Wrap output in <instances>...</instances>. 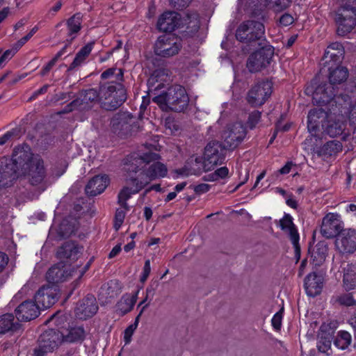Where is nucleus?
Instances as JSON below:
<instances>
[{"label": "nucleus", "mask_w": 356, "mask_h": 356, "mask_svg": "<svg viewBox=\"0 0 356 356\" xmlns=\"http://www.w3.org/2000/svg\"><path fill=\"white\" fill-rule=\"evenodd\" d=\"M273 83L264 81L255 84L249 91L247 100L253 106H261L272 94Z\"/></svg>", "instance_id": "nucleus-13"}, {"label": "nucleus", "mask_w": 356, "mask_h": 356, "mask_svg": "<svg viewBox=\"0 0 356 356\" xmlns=\"http://www.w3.org/2000/svg\"><path fill=\"white\" fill-rule=\"evenodd\" d=\"M125 217V213L124 211L118 209L116 211L115 216V228L116 230L119 229L120 226L122 225L124 219Z\"/></svg>", "instance_id": "nucleus-50"}, {"label": "nucleus", "mask_w": 356, "mask_h": 356, "mask_svg": "<svg viewBox=\"0 0 356 356\" xmlns=\"http://www.w3.org/2000/svg\"><path fill=\"white\" fill-rule=\"evenodd\" d=\"M161 167L163 168L165 172L163 175H159L156 177V179H158L160 177H164L167 175V168L164 164L157 161L149 165L148 168L143 166L141 168L145 171V175L147 177L151 172H159L160 168H161Z\"/></svg>", "instance_id": "nucleus-41"}, {"label": "nucleus", "mask_w": 356, "mask_h": 356, "mask_svg": "<svg viewBox=\"0 0 356 356\" xmlns=\"http://www.w3.org/2000/svg\"><path fill=\"white\" fill-rule=\"evenodd\" d=\"M279 227L286 233L294 247L296 256L300 257V247L299 245V234L298 229L293 222V218L291 215L285 213L284 216L279 220Z\"/></svg>", "instance_id": "nucleus-17"}, {"label": "nucleus", "mask_w": 356, "mask_h": 356, "mask_svg": "<svg viewBox=\"0 0 356 356\" xmlns=\"http://www.w3.org/2000/svg\"><path fill=\"white\" fill-rule=\"evenodd\" d=\"M266 4L271 6L275 11H280L288 8L291 0H266Z\"/></svg>", "instance_id": "nucleus-42"}, {"label": "nucleus", "mask_w": 356, "mask_h": 356, "mask_svg": "<svg viewBox=\"0 0 356 356\" xmlns=\"http://www.w3.org/2000/svg\"><path fill=\"white\" fill-rule=\"evenodd\" d=\"M210 189V186L207 184H200L193 187L195 193L197 195H201L208 192Z\"/></svg>", "instance_id": "nucleus-57"}, {"label": "nucleus", "mask_w": 356, "mask_h": 356, "mask_svg": "<svg viewBox=\"0 0 356 356\" xmlns=\"http://www.w3.org/2000/svg\"><path fill=\"white\" fill-rule=\"evenodd\" d=\"M328 248L325 242H318L309 250L313 264L316 266L321 265L327 256Z\"/></svg>", "instance_id": "nucleus-25"}, {"label": "nucleus", "mask_w": 356, "mask_h": 356, "mask_svg": "<svg viewBox=\"0 0 356 356\" xmlns=\"http://www.w3.org/2000/svg\"><path fill=\"white\" fill-rule=\"evenodd\" d=\"M140 314L141 313L136 316L134 323L129 325L124 332V341L126 345L130 343L131 341L132 335L138 327L139 323Z\"/></svg>", "instance_id": "nucleus-40"}, {"label": "nucleus", "mask_w": 356, "mask_h": 356, "mask_svg": "<svg viewBox=\"0 0 356 356\" xmlns=\"http://www.w3.org/2000/svg\"><path fill=\"white\" fill-rule=\"evenodd\" d=\"M31 35L28 33L26 36H24V38H22V39H20L18 42H17V49L22 47L30 38H31Z\"/></svg>", "instance_id": "nucleus-63"}, {"label": "nucleus", "mask_w": 356, "mask_h": 356, "mask_svg": "<svg viewBox=\"0 0 356 356\" xmlns=\"http://www.w3.org/2000/svg\"><path fill=\"white\" fill-rule=\"evenodd\" d=\"M151 271V266L149 260H146L143 266V273L140 277V281L145 282L149 275Z\"/></svg>", "instance_id": "nucleus-55"}, {"label": "nucleus", "mask_w": 356, "mask_h": 356, "mask_svg": "<svg viewBox=\"0 0 356 356\" xmlns=\"http://www.w3.org/2000/svg\"><path fill=\"white\" fill-rule=\"evenodd\" d=\"M17 48L8 49L0 56V67H2L8 63L16 54Z\"/></svg>", "instance_id": "nucleus-47"}, {"label": "nucleus", "mask_w": 356, "mask_h": 356, "mask_svg": "<svg viewBox=\"0 0 356 356\" xmlns=\"http://www.w3.org/2000/svg\"><path fill=\"white\" fill-rule=\"evenodd\" d=\"M227 148L224 147V143L222 144L216 141H212L207 144L204 149V168L211 170L214 166L220 164L224 159V151Z\"/></svg>", "instance_id": "nucleus-12"}, {"label": "nucleus", "mask_w": 356, "mask_h": 356, "mask_svg": "<svg viewBox=\"0 0 356 356\" xmlns=\"http://www.w3.org/2000/svg\"><path fill=\"white\" fill-rule=\"evenodd\" d=\"M170 80V76L164 70H156L148 79V91L154 95V102L163 111H182L189 102L188 94L181 86L168 87L166 83Z\"/></svg>", "instance_id": "nucleus-2"}, {"label": "nucleus", "mask_w": 356, "mask_h": 356, "mask_svg": "<svg viewBox=\"0 0 356 356\" xmlns=\"http://www.w3.org/2000/svg\"><path fill=\"white\" fill-rule=\"evenodd\" d=\"M294 22L293 17L288 13H284L280 18V24L282 26H286L292 24Z\"/></svg>", "instance_id": "nucleus-53"}, {"label": "nucleus", "mask_w": 356, "mask_h": 356, "mask_svg": "<svg viewBox=\"0 0 356 356\" xmlns=\"http://www.w3.org/2000/svg\"><path fill=\"white\" fill-rule=\"evenodd\" d=\"M343 227L342 221L337 213H328L323 219L321 232L330 238L339 234Z\"/></svg>", "instance_id": "nucleus-18"}, {"label": "nucleus", "mask_w": 356, "mask_h": 356, "mask_svg": "<svg viewBox=\"0 0 356 356\" xmlns=\"http://www.w3.org/2000/svg\"><path fill=\"white\" fill-rule=\"evenodd\" d=\"M261 118V113L259 111L252 112L248 118V124L251 128H253L256 124L258 122Z\"/></svg>", "instance_id": "nucleus-54"}, {"label": "nucleus", "mask_w": 356, "mask_h": 356, "mask_svg": "<svg viewBox=\"0 0 356 356\" xmlns=\"http://www.w3.org/2000/svg\"><path fill=\"white\" fill-rule=\"evenodd\" d=\"M58 291L54 285L42 286L35 296L38 311L49 309L56 301Z\"/></svg>", "instance_id": "nucleus-16"}, {"label": "nucleus", "mask_w": 356, "mask_h": 356, "mask_svg": "<svg viewBox=\"0 0 356 356\" xmlns=\"http://www.w3.org/2000/svg\"><path fill=\"white\" fill-rule=\"evenodd\" d=\"M343 287L346 291L353 289L356 285V266L347 264L344 268Z\"/></svg>", "instance_id": "nucleus-28"}, {"label": "nucleus", "mask_w": 356, "mask_h": 356, "mask_svg": "<svg viewBox=\"0 0 356 356\" xmlns=\"http://www.w3.org/2000/svg\"><path fill=\"white\" fill-rule=\"evenodd\" d=\"M245 136V127L241 122L228 125L221 136L224 147L228 149H234L243 140Z\"/></svg>", "instance_id": "nucleus-14"}, {"label": "nucleus", "mask_w": 356, "mask_h": 356, "mask_svg": "<svg viewBox=\"0 0 356 356\" xmlns=\"http://www.w3.org/2000/svg\"><path fill=\"white\" fill-rule=\"evenodd\" d=\"M181 48L179 40L171 35H161L154 46V52L161 57H170L177 54Z\"/></svg>", "instance_id": "nucleus-9"}, {"label": "nucleus", "mask_w": 356, "mask_h": 356, "mask_svg": "<svg viewBox=\"0 0 356 356\" xmlns=\"http://www.w3.org/2000/svg\"><path fill=\"white\" fill-rule=\"evenodd\" d=\"M192 0H169L172 6L175 8L181 9L187 7Z\"/></svg>", "instance_id": "nucleus-52"}, {"label": "nucleus", "mask_w": 356, "mask_h": 356, "mask_svg": "<svg viewBox=\"0 0 356 356\" xmlns=\"http://www.w3.org/2000/svg\"><path fill=\"white\" fill-rule=\"evenodd\" d=\"M282 318V313H275L273 316L271 322L272 325L276 330L281 328Z\"/></svg>", "instance_id": "nucleus-56"}, {"label": "nucleus", "mask_w": 356, "mask_h": 356, "mask_svg": "<svg viewBox=\"0 0 356 356\" xmlns=\"http://www.w3.org/2000/svg\"><path fill=\"white\" fill-rule=\"evenodd\" d=\"M81 16L80 14H76L72 16L67 22L69 30L71 33H76L81 28Z\"/></svg>", "instance_id": "nucleus-43"}, {"label": "nucleus", "mask_w": 356, "mask_h": 356, "mask_svg": "<svg viewBox=\"0 0 356 356\" xmlns=\"http://www.w3.org/2000/svg\"><path fill=\"white\" fill-rule=\"evenodd\" d=\"M229 170L227 167H221L218 168L215 172L210 175L209 181H216L219 179H223L228 176Z\"/></svg>", "instance_id": "nucleus-46"}, {"label": "nucleus", "mask_w": 356, "mask_h": 356, "mask_svg": "<svg viewBox=\"0 0 356 356\" xmlns=\"http://www.w3.org/2000/svg\"><path fill=\"white\" fill-rule=\"evenodd\" d=\"M65 47L59 51L56 55L47 64L51 69L56 64L58 59L65 53Z\"/></svg>", "instance_id": "nucleus-59"}, {"label": "nucleus", "mask_w": 356, "mask_h": 356, "mask_svg": "<svg viewBox=\"0 0 356 356\" xmlns=\"http://www.w3.org/2000/svg\"><path fill=\"white\" fill-rule=\"evenodd\" d=\"M136 302V295L127 294L118 303L119 312H131Z\"/></svg>", "instance_id": "nucleus-33"}, {"label": "nucleus", "mask_w": 356, "mask_h": 356, "mask_svg": "<svg viewBox=\"0 0 356 356\" xmlns=\"http://www.w3.org/2000/svg\"><path fill=\"white\" fill-rule=\"evenodd\" d=\"M273 56V50L271 47H264L250 55L247 62V67L251 72L261 71L270 64Z\"/></svg>", "instance_id": "nucleus-11"}, {"label": "nucleus", "mask_w": 356, "mask_h": 356, "mask_svg": "<svg viewBox=\"0 0 356 356\" xmlns=\"http://www.w3.org/2000/svg\"><path fill=\"white\" fill-rule=\"evenodd\" d=\"M39 156L32 153L29 145H22L14 149L11 159L0 160V186L7 187L17 178V175L31 163L33 158Z\"/></svg>", "instance_id": "nucleus-4"}, {"label": "nucleus", "mask_w": 356, "mask_h": 356, "mask_svg": "<svg viewBox=\"0 0 356 356\" xmlns=\"http://www.w3.org/2000/svg\"><path fill=\"white\" fill-rule=\"evenodd\" d=\"M165 127L166 129H168L170 134H175V131H178L179 126L177 124L175 121L170 118H168L165 121Z\"/></svg>", "instance_id": "nucleus-51"}, {"label": "nucleus", "mask_w": 356, "mask_h": 356, "mask_svg": "<svg viewBox=\"0 0 356 356\" xmlns=\"http://www.w3.org/2000/svg\"><path fill=\"white\" fill-rule=\"evenodd\" d=\"M121 251V245H116L111 250V251L109 253V258H113L116 255H118L120 252Z\"/></svg>", "instance_id": "nucleus-62"}, {"label": "nucleus", "mask_w": 356, "mask_h": 356, "mask_svg": "<svg viewBox=\"0 0 356 356\" xmlns=\"http://www.w3.org/2000/svg\"><path fill=\"white\" fill-rule=\"evenodd\" d=\"M24 177L31 185L44 186L46 183L47 172L43 160L36 156L27 167L22 168V171L17 175V178Z\"/></svg>", "instance_id": "nucleus-6"}, {"label": "nucleus", "mask_w": 356, "mask_h": 356, "mask_svg": "<svg viewBox=\"0 0 356 356\" xmlns=\"http://www.w3.org/2000/svg\"><path fill=\"white\" fill-rule=\"evenodd\" d=\"M293 165V163L292 162H287L284 166H283L280 170V174H282V175H285V174H288L291 169V167Z\"/></svg>", "instance_id": "nucleus-61"}, {"label": "nucleus", "mask_w": 356, "mask_h": 356, "mask_svg": "<svg viewBox=\"0 0 356 356\" xmlns=\"http://www.w3.org/2000/svg\"><path fill=\"white\" fill-rule=\"evenodd\" d=\"M264 34V26L259 22L248 20L242 23L237 29L236 37L243 42L259 40Z\"/></svg>", "instance_id": "nucleus-8"}, {"label": "nucleus", "mask_w": 356, "mask_h": 356, "mask_svg": "<svg viewBox=\"0 0 356 356\" xmlns=\"http://www.w3.org/2000/svg\"><path fill=\"white\" fill-rule=\"evenodd\" d=\"M38 313H16V318L18 321H29L36 318Z\"/></svg>", "instance_id": "nucleus-49"}, {"label": "nucleus", "mask_w": 356, "mask_h": 356, "mask_svg": "<svg viewBox=\"0 0 356 356\" xmlns=\"http://www.w3.org/2000/svg\"><path fill=\"white\" fill-rule=\"evenodd\" d=\"M324 278L322 275L312 273L305 280V289L307 296L314 297L319 295L323 286Z\"/></svg>", "instance_id": "nucleus-21"}, {"label": "nucleus", "mask_w": 356, "mask_h": 356, "mask_svg": "<svg viewBox=\"0 0 356 356\" xmlns=\"http://www.w3.org/2000/svg\"><path fill=\"white\" fill-rule=\"evenodd\" d=\"M126 99V90L121 83L111 81L99 88V102L106 110L115 109Z\"/></svg>", "instance_id": "nucleus-5"}, {"label": "nucleus", "mask_w": 356, "mask_h": 356, "mask_svg": "<svg viewBox=\"0 0 356 356\" xmlns=\"http://www.w3.org/2000/svg\"><path fill=\"white\" fill-rule=\"evenodd\" d=\"M159 159L160 156L158 154L148 152L140 155L138 159L135 160V163L127 165L126 170L129 175L125 179V185L118 194V203L123 209L128 210L127 201L131 198L132 195L139 193L151 181L156 179V177L163 175L165 172L163 168L161 167L159 172H151L146 177L145 171L138 164L140 165L143 163L147 165L152 161H158Z\"/></svg>", "instance_id": "nucleus-3"}, {"label": "nucleus", "mask_w": 356, "mask_h": 356, "mask_svg": "<svg viewBox=\"0 0 356 356\" xmlns=\"http://www.w3.org/2000/svg\"><path fill=\"white\" fill-rule=\"evenodd\" d=\"M338 326L339 323L337 321H330L323 323L320 327L318 335H324V337L332 339Z\"/></svg>", "instance_id": "nucleus-35"}, {"label": "nucleus", "mask_w": 356, "mask_h": 356, "mask_svg": "<svg viewBox=\"0 0 356 356\" xmlns=\"http://www.w3.org/2000/svg\"><path fill=\"white\" fill-rule=\"evenodd\" d=\"M335 21L337 24L338 35H345L356 25V10L350 6L340 8L336 13Z\"/></svg>", "instance_id": "nucleus-7"}, {"label": "nucleus", "mask_w": 356, "mask_h": 356, "mask_svg": "<svg viewBox=\"0 0 356 356\" xmlns=\"http://www.w3.org/2000/svg\"><path fill=\"white\" fill-rule=\"evenodd\" d=\"M202 170L207 171L204 168V158L197 155H193L188 159L183 168L176 170L175 172L177 175L175 177L178 178L179 176L188 177L199 173Z\"/></svg>", "instance_id": "nucleus-20"}, {"label": "nucleus", "mask_w": 356, "mask_h": 356, "mask_svg": "<svg viewBox=\"0 0 356 356\" xmlns=\"http://www.w3.org/2000/svg\"><path fill=\"white\" fill-rule=\"evenodd\" d=\"M81 102L88 104L90 102H99V90L91 88L86 90L82 95Z\"/></svg>", "instance_id": "nucleus-39"}, {"label": "nucleus", "mask_w": 356, "mask_h": 356, "mask_svg": "<svg viewBox=\"0 0 356 356\" xmlns=\"http://www.w3.org/2000/svg\"><path fill=\"white\" fill-rule=\"evenodd\" d=\"M352 337L349 332L346 331H339L334 341L336 347L341 350L346 349L351 343Z\"/></svg>", "instance_id": "nucleus-34"}, {"label": "nucleus", "mask_w": 356, "mask_h": 356, "mask_svg": "<svg viewBox=\"0 0 356 356\" xmlns=\"http://www.w3.org/2000/svg\"><path fill=\"white\" fill-rule=\"evenodd\" d=\"M18 323L15 321L13 313H4L0 316V333L5 334L9 331L16 330Z\"/></svg>", "instance_id": "nucleus-29"}, {"label": "nucleus", "mask_w": 356, "mask_h": 356, "mask_svg": "<svg viewBox=\"0 0 356 356\" xmlns=\"http://www.w3.org/2000/svg\"><path fill=\"white\" fill-rule=\"evenodd\" d=\"M81 307L80 312H96L98 309L96 299L92 296H87L83 299Z\"/></svg>", "instance_id": "nucleus-38"}, {"label": "nucleus", "mask_w": 356, "mask_h": 356, "mask_svg": "<svg viewBox=\"0 0 356 356\" xmlns=\"http://www.w3.org/2000/svg\"><path fill=\"white\" fill-rule=\"evenodd\" d=\"M342 144L338 140H330L320 149V155L324 157L335 156L342 150Z\"/></svg>", "instance_id": "nucleus-30"}, {"label": "nucleus", "mask_w": 356, "mask_h": 356, "mask_svg": "<svg viewBox=\"0 0 356 356\" xmlns=\"http://www.w3.org/2000/svg\"><path fill=\"white\" fill-rule=\"evenodd\" d=\"M90 264L83 267H79L77 269H72L68 273L66 268L62 264H58L50 268L47 273V280L50 283H56L65 280L70 276H76L81 278L88 270Z\"/></svg>", "instance_id": "nucleus-10"}, {"label": "nucleus", "mask_w": 356, "mask_h": 356, "mask_svg": "<svg viewBox=\"0 0 356 356\" xmlns=\"http://www.w3.org/2000/svg\"><path fill=\"white\" fill-rule=\"evenodd\" d=\"M317 343V348L320 353L324 354L325 356H330L332 353V339L324 337V335H318Z\"/></svg>", "instance_id": "nucleus-36"}, {"label": "nucleus", "mask_w": 356, "mask_h": 356, "mask_svg": "<svg viewBox=\"0 0 356 356\" xmlns=\"http://www.w3.org/2000/svg\"><path fill=\"white\" fill-rule=\"evenodd\" d=\"M62 342L60 332L54 330L44 332L39 338L38 347L35 349V356H44L47 353L52 351Z\"/></svg>", "instance_id": "nucleus-15"}, {"label": "nucleus", "mask_w": 356, "mask_h": 356, "mask_svg": "<svg viewBox=\"0 0 356 356\" xmlns=\"http://www.w3.org/2000/svg\"><path fill=\"white\" fill-rule=\"evenodd\" d=\"M109 179L106 175H97L91 179L86 186V193L90 196L102 193L107 187Z\"/></svg>", "instance_id": "nucleus-23"}, {"label": "nucleus", "mask_w": 356, "mask_h": 356, "mask_svg": "<svg viewBox=\"0 0 356 356\" xmlns=\"http://www.w3.org/2000/svg\"><path fill=\"white\" fill-rule=\"evenodd\" d=\"M336 247L342 253H353L356 250V230H343L336 240Z\"/></svg>", "instance_id": "nucleus-19"}, {"label": "nucleus", "mask_w": 356, "mask_h": 356, "mask_svg": "<svg viewBox=\"0 0 356 356\" xmlns=\"http://www.w3.org/2000/svg\"><path fill=\"white\" fill-rule=\"evenodd\" d=\"M8 261V258L5 253L0 252V272L5 268L7 265Z\"/></svg>", "instance_id": "nucleus-60"}, {"label": "nucleus", "mask_w": 356, "mask_h": 356, "mask_svg": "<svg viewBox=\"0 0 356 356\" xmlns=\"http://www.w3.org/2000/svg\"><path fill=\"white\" fill-rule=\"evenodd\" d=\"M62 341L73 343L81 341L84 339L85 331L82 327H71L67 333H65L63 330L60 332Z\"/></svg>", "instance_id": "nucleus-27"}, {"label": "nucleus", "mask_w": 356, "mask_h": 356, "mask_svg": "<svg viewBox=\"0 0 356 356\" xmlns=\"http://www.w3.org/2000/svg\"><path fill=\"white\" fill-rule=\"evenodd\" d=\"M38 310L37 305L32 300H26L17 306L15 312H35Z\"/></svg>", "instance_id": "nucleus-44"}, {"label": "nucleus", "mask_w": 356, "mask_h": 356, "mask_svg": "<svg viewBox=\"0 0 356 356\" xmlns=\"http://www.w3.org/2000/svg\"><path fill=\"white\" fill-rule=\"evenodd\" d=\"M337 111L331 110L329 113L322 108H314L309 111L307 116V128L312 134L321 124L325 134L334 138L345 133L347 119L351 126L356 125V100L350 97L344 99Z\"/></svg>", "instance_id": "nucleus-1"}, {"label": "nucleus", "mask_w": 356, "mask_h": 356, "mask_svg": "<svg viewBox=\"0 0 356 356\" xmlns=\"http://www.w3.org/2000/svg\"><path fill=\"white\" fill-rule=\"evenodd\" d=\"M12 136V134L10 132L6 133L4 135L0 137V145H3L6 143V141L10 139V138Z\"/></svg>", "instance_id": "nucleus-64"}, {"label": "nucleus", "mask_w": 356, "mask_h": 356, "mask_svg": "<svg viewBox=\"0 0 356 356\" xmlns=\"http://www.w3.org/2000/svg\"><path fill=\"white\" fill-rule=\"evenodd\" d=\"M65 47L59 51L56 55L47 64L51 69L56 64L58 59L65 53Z\"/></svg>", "instance_id": "nucleus-58"}, {"label": "nucleus", "mask_w": 356, "mask_h": 356, "mask_svg": "<svg viewBox=\"0 0 356 356\" xmlns=\"http://www.w3.org/2000/svg\"><path fill=\"white\" fill-rule=\"evenodd\" d=\"M332 302L334 305L338 304L343 307H353V309H356V300L350 294H343L333 297Z\"/></svg>", "instance_id": "nucleus-37"}, {"label": "nucleus", "mask_w": 356, "mask_h": 356, "mask_svg": "<svg viewBox=\"0 0 356 356\" xmlns=\"http://www.w3.org/2000/svg\"><path fill=\"white\" fill-rule=\"evenodd\" d=\"M348 76V71L343 66H337L334 69H330L328 78L331 85L341 84L346 81Z\"/></svg>", "instance_id": "nucleus-26"}, {"label": "nucleus", "mask_w": 356, "mask_h": 356, "mask_svg": "<svg viewBox=\"0 0 356 356\" xmlns=\"http://www.w3.org/2000/svg\"><path fill=\"white\" fill-rule=\"evenodd\" d=\"M334 96L332 91L328 92L325 90L324 86H319L313 93V99L318 104H326L332 102L331 100Z\"/></svg>", "instance_id": "nucleus-32"}, {"label": "nucleus", "mask_w": 356, "mask_h": 356, "mask_svg": "<svg viewBox=\"0 0 356 356\" xmlns=\"http://www.w3.org/2000/svg\"><path fill=\"white\" fill-rule=\"evenodd\" d=\"M93 45L94 42H90L80 49L70 65L71 69L81 65L84 62L93 49Z\"/></svg>", "instance_id": "nucleus-31"}, {"label": "nucleus", "mask_w": 356, "mask_h": 356, "mask_svg": "<svg viewBox=\"0 0 356 356\" xmlns=\"http://www.w3.org/2000/svg\"><path fill=\"white\" fill-rule=\"evenodd\" d=\"M67 321V316L64 313H54L47 323L54 321L58 326H61Z\"/></svg>", "instance_id": "nucleus-48"}, {"label": "nucleus", "mask_w": 356, "mask_h": 356, "mask_svg": "<svg viewBox=\"0 0 356 356\" xmlns=\"http://www.w3.org/2000/svg\"><path fill=\"white\" fill-rule=\"evenodd\" d=\"M81 249V247L74 242H66L58 249L57 256L61 260H75L78 259Z\"/></svg>", "instance_id": "nucleus-24"}, {"label": "nucleus", "mask_w": 356, "mask_h": 356, "mask_svg": "<svg viewBox=\"0 0 356 356\" xmlns=\"http://www.w3.org/2000/svg\"><path fill=\"white\" fill-rule=\"evenodd\" d=\"M115 76L116 80H121L123 76L122 71L120 69L117 68H110L106 71H104L101 77L104 79H109L113 76Z\"/></svg>", "instance_id": "nucleus-45"}, {"label": "nucleus", "mask_w": 356, "mask_h": 356, "mask_svg": "<svg viewBox=\"0 0 356 356\" xmlns=\"http://www.w3.org/2000/svg\"><path fill=\"white\" fill-rule=\"evenodd\" d=\"M179 22V15L175 11L163 13L157 22V27L161 31L171 32L175 29Z\"/></svg>", "instance_id": "nucleus-22"}]
</instances>
